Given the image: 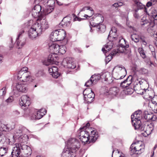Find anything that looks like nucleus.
Listing matches in <instances>:
<instances>
[{
    "mask_svg": "<svg viewBox=\"0 0 157 157\" xmlns=\"http://www.w3.org/2000/svg\"><path fill=\"white\" fill-rule=\"evenodd\" d=\"M22 153L26 156L31 155L32 154V150L30 147L22 143L16 144L15 146L11 150L8 147H3L0 148V156H2L6 154H11L12 157H17Z\"/></svg>",
    "mask_w": 157,
    "mask_h": 157,
    "instance_id": "f257e3e1",
    "label": "nucleus"
},
{
    "mask_svg": "<svg viewBox=\"0 0 157 157\" xmlns=\"http://www.w3.org/2000/svg\"><path fill=\"white\" fill-rule=\"evenodd\" d=\"M86 127L80 128L79 132L78 135L80 140L85 144L87 142H94L98 138L99 135L98 132L95 129L91 131L90 135L87 130L84 129Z\"/></svg>",
    "mask_w": 157,
    "mask_h": 157,
    "instance_id": "f03ea898",
    "label": "nucleus"
},
{
    "mask_svg": "<svg viewBox=\"0 0 157 157\" xmlns=\"http://www.w3.org/2000/svg\"><path fill=\"white\" fill-rule=\"evenodd\" d=\"M67 148L75 153L78 150L80 146L79 140L75 138L69 139L67 142Z\"/></svg>",
    "mask_w": 157,
    "mask_h": 157,
    "instance_id": "7ed1b4c3",
    "label": "nucleus"
},
{
    "mask_svg": "<svg viewBox=\"0 0 157 157\" xmlns=\"http://www.w3.org/2000/svg\"><path fill=\"white\" fill-rule=\"evenodd\" d=\"M49 48L51 52H54L57 54L58 53L63 54L66 52V47L64 45H59L56 43L52 42L49 44Z\"/></svg>",
    "mask_w": 157,
    "mask_h": 157,
    "instance_id": "20e7f679",
    "label": "nucleus"
},
{
    "mask_svg": "<svg viewBox=\"0 0 157 157\" xmlns=\"http://www.w3.org/2000/svg\"><path fill=\"white\" fill-rule=\"evenodd\" d=\"M113 70L115 72L114 78L116 79H122L126 75V70L122 65H117L114 67Z\"/></svg>",
    "mask_w": 157,
    "mask_h": 157,
    "instance_id": "39448f33",
    "label": "nucleus"
},
{
    "mask_svg": "<svg viewBox=\"0 0 157 157\" xmlns=\"http://www.w3.org/2000/svg\"><path fill=\"white\" fill-rule=\"evenodd\" d=\"M141 111L140 110L136 111L133 115L131 116V122L132 125L134 127L135 129L140 127L141 125L140 119L141 118Z\"/></svg>",
    "mask_w": 157,
    "mask_h": 157,
    "instance_id": "423d86ee",
    "label": "nucleus"
},
{
    "mask_svg": "<svg viewBox=\"0 0 157 157\" xmlns=\"http://www.w3.org/2000/svg\"><path fill=\"white\" fill-rule=\"evenodd\" d=\"M17 90H13L12 93L16 97L20 95V92L26 93L28 90V85L26 83L18 82L16 86Z\"/></svg>",
    "mask_w": 157,
    "mask_h": 157,
    "instance_id": "0eeeda50",
    "label": "nucleus"
},
{
    "mask_svg": "<svg viewBox=\"0 0 157 157\" xmlns=\"http://www.w3.org/2000/svg\"><path fill=\"white\" fill-rule=\"evenodd\" d=\"M62 64L64 67L69 69H74L76 67L73 59L71 57L64 58Z\"/></svg>",
    "mask_w": 157,
    "mask_h": 157,
    "instance_id": "6e6552de",
    "label": "nucleus"
},
{
    "mask_svg": "<svg viewBox=\"0 0 157 157\" xmlns=\"http://www.w3.org/2000/svg\"><path fill=\"white\" fill-rule=\"evenodd\" d=\"M17 78L18 80L23 82H28L31 81V77L29 72L23 73L19 71L17 75Z\"/></svg>",
    "mask_w": 157,
    "mask_h": 157,
    "instance_id": "1a4fd4ad",
    "label": "nucleus"
},
{
    "mask_svg": "<svg viewBox=\"0 0 157 157\" xmlns=\"http://www.w3.org/2000/svg\"><path fill=\"white\" fill-rule=\"evenodd\" d=\"M140 131H144V133L143 136L145 137L151 134L153 130V128L152 124L140 125V127L137 129Z\"/></svg>",
    "mask_w": 157,
    "mask_h": 157,
    "instance_id": "9d476101",
    "label": "nucleus"
},
{
    "mask_svg": "<svg viewBox=\"0 0 157 157\" xmlns=\"http://www.w3.org/2000/svg\"><path fill=\"white\" fill-rule=\"evenodd\" d=\"M58 58L57 54L54 52L49 55L47 60H45L43 63L46 66H48L50 64H55L57 62Z\"/></svg>",
    "mask_w": 157,
    "mask_h": 157,
    "instance_id": "9b49d317",
    "label": "nucleus"
},
{
    "mask_svg": "<svg viewBox=\"0 0 157 157\" xmlns=\"http://www.w3.org/2000/svg\"><path fill=\"white\" fill-rule=\"evenodd\" d=\"M30 98L27 95H23L22 96L19 100V104L22 107H25L27 108L30 105Z\"/></svg>",
    "mask_w": 157,
    "mask_h": 157,
    "instance_id": "f8f14e48",
    "label": "nucleus"
},
{
    "mask_svg": "<svg viewBox=\"0 0 157 157\" xmlns=\"http://www.w3.org/2000/svg\"><path fill=\"white\" fill-rule=\"evenodd\" d=\"M144 146L143 144H136V145L134 148L131 150V155L135 154H140L144 151Z\"/></svg>",
    "mask_w": 157,
    "mask_h": 157,
    "instance_id": "ddd939ff",
    "label": "nucleus"
},
{
    "mask_svg": "<svg viewBox=\"0 0 157 157\" xmlns=\"http://www.w3.org/2000/svg\"><path fill=\"white\" fill-rule=\"evenodd\" d=\"M38 22L39 21V24L43 29H46L49 27V24L44 16H40L37 19Z\"/></svg>",
    "mask_w": 157,
    "mask_h": 157,
    "instance_id": "4468645a",
    "label": "nucleus"
},
{
    "mask_svg": "<svg viewBox=\"0 0 157 157\" xmlns=\"http://www.w3.org/2000/svg\"><path fill=\"white\" fill-rule=\"evenodd\" d=\"M48 71L50 75L55 78H57L60 75L58 72L57 67L54 66H52L48 67Z\"/></svg>",
    "mask_w": 157,
    "mask_h": 157,
    "instance_id": "2eb2a0df",
    "label": "nucleus"
},
{
    "mask_svg": "<svg viewBox=\"0 0 157 157\" xmlns=\"http://www.w3.org/2000/svg\"><path fill=\"white\" fill-rule=\"evenodd\" d=\"M140 24L142 25H145V27L147 29H151V27H153L154 25V23L151 22L150 21L147 19L145 17H144L141 20Z\"/></svg>",
    "mask_w": 157,
    "mask_h": 157,
    "instance_id": "dca6fc26",
    "label": "nucleus"
},
{
    "mask_svg": "<svg viewBox=\"0 0 157 157\" xmlns=\"http://www.w3.org/2000/svg\"><path fill=\"white\" fill-rule=\"evenodd\" d=\"M143 117L147 121L151 120L154 121L156 119V117L155 115H153L152 113H149L147 111L144 112Z\"/></svg>",
    "mask_w": 157,
    "mask_h": 157,
    "instance_id": "f3484780",
    "label": "nucleus"
},
{
    "mask_svg": "<svg viewBox=\"0 0 157 157\" xmlns=\"http://www.w3.org/2000/svg\"><path fill=\"white\" fill-rule=\"evenodd\" d=\"M133 77L132 75L129 76L127 79L121 83V86L123 88H126L132 82Z\"/></svg>",
    "mask_w": 157,
    "mask_h": 157,
    "instance_id": "a211bd4d",
    "label": "nucleus"
},
{
    "mask_svg": "<svg viewBox=\"0 0 157 157\" xmlns=\"http://www.w3.org/2000/svg\"><path fill=\"white\" fill-rule=\"evenodd\" d=\"M41 6L40 5L36 6L34 9H33L31 13L32 16L34 17L42 16L40 14V12L41 10Z\"/></svg>",
    "mask_w": 157,
    "mask_h": 157,
    "instance_id": "6ab92c4d",
    "label": "nucleus"
},
{
    "mask_svg": "<svg viewBox=\"0 0 157 157\" xmlns=\"http://www.w3.org/2000/svg\"><path fill=\"white\" fill-rule=\"evenodd\" d=\"M75 153L67 148H65L61 154V157H75Z\"/></svg>",
    "mask_w": 157,
    "mask_h": 157,
    "instance_id": "aec40b11",
    "label": "nucleus"
},
{
    "mask_svg": "<svg viewBox=\"0 0 157 157\" xmlns=\"http://www.w3.org/2000/svg\"><path fill=\"white\" fill-rule=\"evenodd\" d=\"M94 97L95 94L93 92L89 93V94L84 98L85 103L89 104L91 103L94 101Z\"/></svg>",
    "mask_w": 157,
    "mask_h": 157,
    "instance_id": "412c9836",
    "label": "nucleus"
},
{
    "mask_svg": "<svg viewBox=\"0 0 157 157\" xmlns=\"http://www.w3.org/2000/svg\"><path fill=\"white\" fill-rule=\"evenodd\" d=\"M28 34L29 37L32 40H33L37 36L40 35H39L38 33L31 27L29 29Z\"/></svg>",
    "mask_w": 157,
    "mask_h": 157,
    "instance_id": "4be33fe9",
    "label": "nucleus"
},
{
    "mask_svg": "<svg viewBox=\"0 0 157 157\" xmlns=\"http://www.w3.org/2000/svg\"><path fill=\"white\" fill-rule=\"evenodd\" d=\"M143 82L141 80L137 79L135 81L134 83V88L135 90L138 91H143V89L141 88V85H142Z\"/></svg>",
    "mask_w": 157,
    "mask_h": 157,
    "instance_id": "5701e85b",
    "label": "nucleus"
},
{
    "mask_svg": "<svg viewBox=\"0 0 157 157\" xmlns=\"http://www.w3.org/2000/svg\"><path fill=\"white\" fill-rule=\"evenodd\" d=\"M31 27L38 33L39 35H40L42 34L43 30L39 23L36 22Z\"/></svg>",
    "mask_w": 157,
    "mask_h": 157,
    "instance_id": "b1692460",
    "label": "nucleus"
},
{
    "mask_svg": "<svg viewBox=\"0 0 157 157\" xmlns=\"http://www.w3.org/2000/svg\"><path fill=\"white\" fill-rule=\"evenodd\" d=\"M58 41L64 40L66 36V34L64 30L62 29H58Z\"/></svg>",
    "mask_w": 157,
    "mask_h": 157,
    "instance_id": "393cba45",
    "label": "nucleus"
},
{
    "mask_svg": "<svg viewBox=\"0 0 157 157\" xmlns=\"http://www.w3.org/2000/svg\"><path fill=\"white\" fill-rule=\"evenodd\" d=\"M113 44L112 40L110 41L105 45L104 48L103 47L102 48V51L104 53H105V52L106 53L108 52L112 48Z\"/></svg>",
    "mask_w": 157,
    "mask_h": 157,
    "instance_id": "a878e982",
    "label": "nucleus"
},
{
    "mask_svg": "<svg viewBox=\"0 0 157 157\" xmlns=\"http://www.w3.org/2000/svg\"><path fill=\"white\" fill-rule=\"evenodd\" d=\"M58 29L53 31L51 34L50 38L51 41H58Z\"/></svg>",
    "mask_w": 157,
    "mask_h": 157,
    "instance_id": "bb28decb",
    "label": "nucleus"
},
{
    "mask_svg": "<svg viewBox=\"0 0 157 157\" xmlns=\"http://www.w3.org/2000/svg\"><path fill=\"white\" fill-rule=\"evenodd\" d=\"M28 130L25 127L22 125H20L15 130L14 132L15 134H17V135L22 134L24 132H26Z\"/></svg>",
    "mask_w": 157,
    "mask_h": 157,
    "instance_id": "cd10ccee",
    "label": "nucleus"
},
{
    "mask_svg": "<svg viewBox=\"0 0 157 157\" xmlns=\"http://www.w3.org/2000/svg\"><path fill=\"white\" fill-rule=\"evenodd\" d=\"M101 75V78H102V77H103L104 79H105V80L108 82L109 83L113 82V80L112 79V77L110 75V74L109 73L106 72L103 73Z\"/></svg>",
    "mask_w": 157,
    "mask_h": 157,
    "instance_id": "c85d7f7f",
    "label": "nucleus"
},
{
    "mask_svg": "<svg viewBox=\"0 0 157 157\" xmlns=\"http://www.w3.org/2000/svg\"><path fill=\"white\" fill-rule=\"evenodd\" d=\"M92 80L93 84H96L97 82L101 78V75L99 74H95L90 77Z\"/></svg>",
    "mask_w": 157,
    "mask_h": 157,
    "instance_id": "c756f323",
    "label": "nucleus"
},
{
    "mask_svg": "<svg viewBox=\"0 0 157 157\" xmlns=\"http://www.w3.org/2000/svg\"><path fill=\"white\" fill-rule=\"evenodd\" d=\"M16 43L18 48H20L25 44L26 40L24 38L21 40L16 39Z\"/></svg>",
    "mask_w": 157,
    "mask_h": 157,
    "instance_id": "7c9ffc66",
    "label": "nucleus"
},
{
    "mask_svg": "<svg viewBox=\"0 0 157 157\" xmlns=\"http://www.w3.org/2000/svg\"><path fill=\"white\" fill-rule=\"evenodd\" d=\"M97 31L99 33H102L104 32L106 30V26L105 25L102 24H98L97 25Z\"/></svg>",
    "mask_w": 157,
    "mask_h": 157,
    "instance_id": "2f4dec72",
    "label": "nucleus"
},
{
    "mask_svg": "<svg viewBox=\"0 0 157 157\" xmlns=\"http://www.w3.org/2000/svg\"><path fill=\"white\" fill-rule=\"evenodd\" d=\"M133 1L134 2L135 5L137 7L136 9L137 10H138L139 9H143L144 10V8H146L145 6L140 2L139 0H133Z\"/></svg>",
    "mask_w": 157,
    "mask_h": 157,
    "instance_id": "473e14b6",
    "label": "nucleus"
},
{
    "mask_svg": "<svg viewBox=\"0 0 157 157\" xmlns=\"http://www.w3.org/2000/svg\"><path fill=\"white\" fill-rule=\"evenodd\" d=\"M144 11L147 14L151 17H152L157 13L156 10L153 8H152L150 10H149L148 12L147 11V9L145 8Z\"/></svg>",
    "mask_w": 157,
    "mask_h": 157,
    "instance_id": "72a5a7b5",
    "label": "nucleus"
},
{
    "mask_svg": "<svg viewBox=\"0 0 157 157\" xmlns=\"http://www.w3.org/2000/svg\"><path fill=\"white\" fill-rule=\"evenodd\" d=\"M86 10H90L91 11L90 16H88V15L86 14L85 15L84 17L86 18L87 17H91L94 13V10L91 7L89 6L85 7L82 8V9L81 10V11H84Z\"/></svg>",
    "mask_w": 157,
    "mask_h": 157,
    "instance_id": "f704fd0d",
    "label": "nucleus"
},
{
    "mask_svg": "<svg viewBox=\"0 0 157 157\" xmlns=\"http://www.w3.org/2000/svg\"><path fill=\"white\" fill-rule=\"evenodd\" d=\"M126 41L124 38H122L119 40V43L121 47L123 48H128L129 47L128 44L126 43Z\"/></svg>",
    "mask_w": 157,
    "mask_h": 157,
    "instance_id": "c9c22d12",
    "label": "nucleus"
},
{
    "mask_svg": "<svg viewBox=\"0 0 157 157\" xmlns=\"http://www.w3.org/2000/svg\"><path fill=\"white\" fill-rule=\"evenodd\" d=\"M0 131L2 132V131H10L8 124H5L0 123Z\"/></svg>",
    "mask_w": 157,
    "mask_h": 157,
    "instance_id": "e433bc0d",
    "label": "nucleus"
},
{
    "mask_svg": "<svg viewBox=\"0 0 157 157\" xmlns=\"http://www.w3.org/2000/svg\"><path fill=\"white\" fill-rule=\"evenodd\" d=\"M140 36L138 34L134 33L131 36L132 40L136 43L138 42L140 40Z\"/></svg>",
    "mask_w": 157,
    "mask_h": 157,
    "instance_id": "4c0bfd02",
    "label": "nucleus"
},
{
    "mask_svg": "<svg viewBox=\"0 0 157 157\" xmlns=\"http://www.w3.org/2000/svg\"><path fill=\"white\" fill-rule=\"evenodd\" d=\"M119 91V89L118 88L114 87L110 89L109 91V94L114 95H116Z\"/></svg>",
    "mask_w": 157,
    "mask_h": 157,
    "instance_id": "58836bf2",
    "label": "nucleus"
},
{
    "mask_svg": "<svg viewBox=\"0 0 157 157\" xmlns=\"http://www.w3.org/2000/svg\"><path fill=\"white\" fill-rule=\"evenodd\" d=\"M54 10L52 6H47L44 10V14L45 15H47L52 12Z\"/></svg>",
    "mask_w": 157,
    "mask_h": 157,
    "instance_id": "ea45409f",
    "label": "nucleus"
},
{
    "mask_svg": "<svg viewBox=\"0 0 157 157\" xmlns=\"http://www.w3.org/2000/svg\"><path fill=\"white\" fill-rule=\"evenodd\" d=\"M38 111L39 113V116H38V117H37L36 118L38 119L41 118L47 112V110L45 109H41Z\"/></svg>",
    "mask_w": 157,
    "mask_h": 157,
    "instance_id": "a19ab883",
    "label": "nucleus"
},
{
    "mask_svg": "<svg viewBox=\"0 0 157 157\" xmlns=\"http://www.w3.org/2000/svg\"><path fill=\"white\" fill-rule=\"evenodd\" d=\"M126 157L123 154L122 155L120 154L119 151L118 150L113 151L112 152V157Z\"/></svg>",
    "mask_w": 157,
    "mask_h": 157,
    "instance_id": "79ce46f5",
    "label": "nucleus"
},
{
    "mask_svg": "<svg viewBox=\"0 0 157 157\" xmlns=\"http://www.w3.org/2000/svg\"><path fill=\"white\" fill-rule=\"evenodd\" d=\"M67 18L66 17H64L62 21V24L64 27H68L71 25V21L66 20Z\"/></svg>",
    "mask_w": 157,
    "mask_h": 157,
    "instance_id": "37998d69",
    "label": "nucleus"
},
{
    "mask_svg": "<svg viewBox=\"0 0 157 157\" xmlns=\"http://www.w3.org/2000/svg\"><path fill=\"white\" fill-rule=\"evenodd\" d=\"M117 32H114L113 33H111L110 34V33H109V34L108 36V38L109 40H111L112 39H114L115 40H117Z\"/></svg>",
    "mask_w": 157,
    "mask_h": 157,
    "instance_id": "c03bdc74",
    "label": "nucleus"
},
{
    "mask_svg": "<svg viewBox=\"0 0 157 157\" xmlns=\"http://www.w3.org/2000/svg\"><path fill=\"white\" fill-rule=\"evenodd\" d=\"M140 40L142 44L144 46H146L147 44V41L146 38L143 36H140Z\"/></svg>",
    "mask_w": 157,
    "mask_h": 157,
    "instance_id": "a18cd8bd",
    "label": "nucleus"
},
{
    "mask_svg": "<svg viewBox=\"0 0 157 157\" xmlns=\"http://www.w3.org/2000/svg\"><path fill=\"white\" fill-rule=\"evenodd\" d=\"M6 87H4L0 90V98H3L6 93Z\"/></svg>",
    "mask_w": 157,
    "mask_h": 157,
    "instance_id": "49530a36",
    "label": "nucleus"
},
{
    "mask_svg": "<svg viewBox=\"0 0 157 157\" xmlns=\"http://www.w3.org/2000/svg\"><path fill=\"white\" fill-rule=\"evenodd\" d=\"M39 1H43L44 2L47 1V5L48 6H52L53 7V6L55 3L54 0H39Z\"/></svg>",
    "mask_w": 157,
    "mask_h": 157,
    "instance_id": "de8ad7c7",
    "label": "nucleus"
},
{
    "mask_svg": "<svg viewBox=\"0 0 157 157\" xmlns=\"http://www.w3.org/2000/svg\"><path fill=\"white\" fill-rule=\"evenodd\" d=\"M138 51L140 53L141 57L143 59H145L146 57V55L144 51L142 48H139Z\"/></svg>",
    "mask_w": 157,
    "mask_h": 157,
    "instance_id": "09e8293b",
    "label": "nucleus"
},
{
    "mask_svg": "<svg viewBox=\"0 0 157 157\" xmlns=\"http://www.w3.org/2000/svg\"><path fill=\"white\" fill-rule=\"evenodd\" d=\"M93 92L92 89L90 88H87L85 89L83 91V95L85 96H86L88 94H89V93H90L91 92Z\"/></svg>",
    "mask_w": 157,
    "mask_h": 157,
    "instance_id": "8fccbe9b",
    "label": "nucleus"
},
{
    "mask_svg": "<svg viewBox=\"0 0 157 157\" xmlns=\"http://www.w3.org/2000/svg\"><path fill=\"white\" fill-rule=\"evenodd\" d=\"M94 85L93 82L92 80L90 78V79L85 83V85L87 87H89Z\"/></svg>",
    "mask_w": 157,
    "mask_h": 157,
    "instance_id": "3c124183",
    "label": "nucleus"
},
{
    "mask_svg": "<svg viewBox=\"0 0 157 157\" xmlns=\"http://www.w3.org/2000/svg\"><path fill=\"white\" fill-rule=\"evenodd\" d=\"M7 124L10 131L15 128V124L13 122H11Z\"/></svg>",
    "mask_w": 157,
    "mask_h": 157,
    "instance_id": "603ef678",
    "label": "nucleus"
},
{
    "mask_svg": "<svg viewBox=\"0 0 157 157\" xmlns=\"http://www.w3.org/2000/svg\"><path fill=\"white\" fill-rule=\"evenodd\" d=\"M39 113L38 111H37L36 112H35L31 116V118L32 120H35V119H37L36 118V117H37L39 116Z\"/></svg>",
    "mask_w": 157,
    "mask_h": 157,
    "instance_id": "864d4df0",
    "label": "nucleus"
},
{
    "mask_svg": "<svg viewBox=\"0 0 157 157\" xmlns=\"http://www.w3.org/2000/svg\"><path fill=\"white\" fill-rule=\"evenodd\" d=\"M44 74L43 70L42 69L38 70L36 73L35 75L37 77H39L42 76Z\"/></svg>",
    "mask_w": 157,
    "mask_h": 157,
    "instance_id": "5fc2aeb1",
    "label": "nucleus"
},
{
    "mask_svg": "<svg viewBox=\"0 0 157 157\" xmlns=\"http://www.w3.org/2000/svg\"><path fill=\"white\" fill-rule=\"evenodd\" d=\"M155 0H151L150 1L148 2L146 4V6L147 7H149L152 5H154L155 4Z\"/></svg>",
    "mask_w": 157,
    "mask_h": 157,
    "instance_id": "6e6d98bb",
    "label": "nucleus"
},
{
    "mask_svg": "<svg viewBox=\"0 0 157 157\" xmlns=\"http://www.w3.org/2000/svg\"><path fill=\"white\" fill-rule=\"evenodd\" d=\"M124 4L123 2H119L113 4V6L116 7L121 6Z\"/></svg>",
    "mask_w": 157,
    "mask_h": 157,
    "instance_id": "4d7b16f0",
    "label": "nucleus"
},
{
    "mask_svg": "<svg viewBox=\"0 0 157 157\" xmlns=\"http://www.w3.org/2000/svg\"><path fill=\"white\" fill-rule=\"evenodd\" d=\"M96 19L97 20H99L101 19V21L100 22H102L104 20V18L102 16V15L99 13H98L96 14Z\"/></svg>",
    "mask_w": 157,
    "mask_h": 157,
    "instance_id": "13d9d810",
    "label": "nucleus"
},
{
    "mask_svg": "<svg viewBox=\"0 0 157 157\" xmlns=\"http://www.w3.org/2000/svg\"><path fill=\"white\" fill-rule=\"evenodd\" d=\"M113 56L110 54L106 57L105 62L106 63H108L112 59Z\"/></svg>",
    "mask_w": 157,
    "mask_h": 157,
    "instance_id": "bf43d9fd",
    "label": "nucleus"
},
{
    "mask_svg": "<svg viewBox=\"0 0 157 157\" xmlns=\"http://www.w3.org/2000/svg\"><path fill=\"white\" fill-rule=\"evenodd\" d=\"M24 31L23 30H22L20 31L19 32V33L17 37V39L18 40V39H21L23 34H24Z\"/></svg>",
    "mask_w": 157,
    "mask_h": 157,
    "instance_id": "052dcab7",
    "label": "nucleus"
},
{
    "mask_svg": "<svg viewBox=\"0 0 157 157\" xmlns=\"http://www.w3.org/2000/svg\"><path fill=\"white\" fill-rule=\"evenodd\" d=\"M5 137L2 132L0 131V142H3L5 140Z\"/></svg>",
    "mask_w": 157,
    "mask_h": 157,
    "instance_id": "680f3d73",
    "label": "nucleus"
},
{
    "mask_svg": "<svg viewBox=\"0 0 157 157\" xmlns=\"http://www.w3.org/2000/svg\"><path fill=\"white\" fill-rule=\"evenodd\" d=\"M144 61L148 65H153V63L150 61V59L149 58H146L144 59Z\"/></svg>",
    "mask_w": 157,
    "mask_h": 157,
    "instance_id": "e2e57ef3",
    "label": "nucleus"
},
{
    "mask_svg": "<svg viewBox=\"0 0 157 157\" xmlns=\"http://www.w3.org/2000/svg\"><path fill=\"white\" fill-rule=\"evenodd\" d=\"M134 11L135 12V13L134 14V16L136 18L138 19L139 18L140 16L138 13H137L138 11L137 9H135Z\"/></svg>",
    "mask_w": 157,
    "mask_h": 157,
    "instance_id": "0e129e2a",
    "label": "nucleus"
},
{
    "mask_svg": "<svg viewBox=\"0 0 157 157\" xmlns=\"http://www.w3.org/2000/svg\"><path fill=\"white\" fill-rule=\"evenodd\" d=\"M28 70V68L26 67H23L19 71H21L24 73L25 72H29L27 71Z\"/></svg>",
    "mask_w": 157,
    "mask_h": 157,
    "instance_id": "69168bd1",
    "label": "nucleus"
},
{
    "mask_svg": "<svg viewBox=\"0 0 157 157\" xmlns=\"http://www.w3.org/2000/svg\"><path fill=\"white\" fill-rule=\"evenodd\" d=\"M140 72L142 74H144L147 73V71L146 69L144 68H142L140 70Z\"/></svg>",
    "mask_w": 157,
    "mask_h": 157,
    "instance_id": "338daca9",
    "label": "nucleus"
},
{
    "mask_svg": "<svg viewBox=\"0 0 157 157\" xmlns=\"http://www.w3.org/2000/svg\"><path fill=\"white\" fill-rule=\"evenodd\" d=\"M13 114L16 116H20V112L18 110H15L13 111Z\"/></svg>",
    "mask_w": 157,
    "mask_h": 157,
    "instance_id": "774afa93",
    "label": "nucleus"
}]
</instances>
